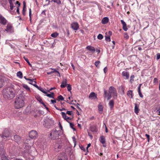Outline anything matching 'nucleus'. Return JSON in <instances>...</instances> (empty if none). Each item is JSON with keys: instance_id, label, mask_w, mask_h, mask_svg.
Returning a JSON list of instances; mask_svg holds the SVG:
<instances>
[{"instance_id": "1", "label": "nucleus", "mask_w": 160, "mask_h": 160, "mask_svg": "<svg viewBox=\"0 0 160 160\" xmlns=\"http://www.w3.org/2000/svg\"><path fill=\"white\" fill-rule=\"evenodd\" d=\"M3 96L6 99L10 100L13 99L15 96V91L13 86L8 87L4 90Z\"/></svg>"}, {"instance_id": "2", "label": "nucleus", "mask_w": 160, "mask_h": 160, "mask_svg": "<svg viewBox=\"0 0 160 160\" xmlns=\"http://www.w3.org/2000/svg\"><path fill=\"white\" fill-rule=\"evenodd\" d=\"M103 97L104 98H107L108 100L112 98V95L115 99L117 98V93L116 89L113 86L110 87L108 89V93L106 90H104Z\"/></svg>"}, {"instance_id": "3", "label": "nucleus", "mask_w": 160, "mask_h": 160, "mask_svg": "<svg viewBox=\"0 0 160 160\" xmlns=\"http://www.w3.org/2000/svg\"><path fill=\"white\" fill-rule=\"evenodd\" d=\"M24 98L22 95H19L16 98L14 102V107L18 109L23 107L24 105Z\"/></svg>"}, {"instance_id": "4", "label": "nucleus", "mask_w": 160, "mask_h": 160, "mask_svg": "<svg viewBox=\"0 0 160 160\" xmlns=\"http://www.w3.org/2000/svg\"><path fill=\"white\" fill-rule=\"evenodd\" d=\"M62 133V130H52L50 133L51 138L52 139H58L59 138V136Z\"/></svg>"}, {"instance_id": "5", "label": "nucleus", "mask_w": 160, "mask_h": 160, "mask_svg": "<svg viewBox=\"0 0 160 160\" xmlns=\"http://www.w3.org/2000/svg\"><path fill=\"white\" fill-rule=\"evenodd\" d=\"M54 121L51 119L47 118L44 121L43 125L47 128H50V127L53 125Z\"/></svg>"}, {"instance_id": "6", "label": "nucleus", "mask_w": 160, "mask_h": 160, "mask_svg": "<svg viewBox=\"0 0 160 160\" xmlns=\"http://www.w3.org/2000/svg\"><path fill=\"white\" fill-rule=\"evenodd\" d=\"M58 157L60 158L58 160H68L66 154L64 152L59 154Z\"/></svg>"}, {"instance_id": "7", "label": "nucleus", "mask_w": 160, "mask_h": 160, "mask_svg": "<svg viewBox=\"0 0 160 160\" xmlns=\"http://www.w3.org/2000/svg\"><path fill=\"white\" fill-rule=\"evenodd\" d=\"M38 136L37 132L34 130H32L31 131L29 134V137L32 139H34L36 138Z\"/></svg>"}, {"instance_id": "8", "label": "nucleus", "mask_w": 160, "mask_h": 160, "mask_svg": "<svg viewBox=\"0 0 160 160\" xmlns=\"http://www.w3.org/2000/svg\"><path fill=\"white\" fill-rule=\"evenodd\" d=\"M0 136L2 138L4 137H8L9 136V132L8 129L7 128L5 129L2 132V134H0Z\"/></svg>"}, {"instance_id": "9", "label": "nucleus", "mask_w": 160, "mask_h": 160, "mask_svg": "<svg viewBox=\"0 0 160 160\" xmlns=\"http://www.w3.org/2000/svg\"><path fill=\"white\" fill-rule=\"evenodd\" d=\"M7 22V20L2 15L0 14V23L3 25H5Z\"/></svg>"}, {"instance_id": "10", "label": "nucleus", "mask_w": 160, "mask_h": 160, "mask_svg": "<svg viewBox=\"0 0 160 160\" xmlns=\"http://www.w3.org/2000/svg\"><path fill=\"white\" fill-rule=\"evenodd\" d=\"M14 141L18 143H21L22 141L21 138L18 135H15L14 136Z\"/></svg>"}, {"instance_id": "11", "label": "nucleus", "mask_w": 160, "mask_h": 160, "mask_svg": "<svg viewBox=\"0 0 160 160\" xmlns=\"http://www.w3.org/2000/svg\"><path fill=\"white\" fill-rule=\"evenodd\" d=\"M71 28L74 30H77L79 28V25L77 22H74L71 24Z\"/></svg>"}, {"instance_id": "12", "label": "nucleus", "mask_w": 160, "mask_h": 160, "mask_svg": "<svg viewBox=\"0 0 160 160\" xmlns=\"http://www.w3.org/2000/svg\"><path fill=\"white\" fill-rule=\"evenodd\" d=\"M122 74L124 78L126 79H128L129 78V74L128 72L125 71H123L122 72Z\"/></svg>"}, {"instance_id": "13", "label": "nucleus", "mask_w": 160, "mask_h": 160, "mask_svg": "<svg viewBox=\"0 0 160 160\" xmlns=\"http://www.w3.org/2000/svg\"><path fill=\"white\" fill-rule=\"evenodd\" d=\"M12 27L10 24H8L6 27V29H5V31L7 32H12Z\"/></svg>"}, {"instance_id": "14", "label": "nucleus", "mask_w": 160, "mask_h": 160, "mask_svg": "<svg viewBox=\"0 0 160 160\" xmlns=\"http://www.w3.org/2000/svg\"><path fill=\"white\" fill-rule=\"evenodd\" d=\"M89 98L91 99H97V95L94 92H92L90 94Z\"/></svg>"}, {"instance_id": "15", "label": "nucleus", "mask_w": 160, "mask_h": 160, "mask_svg": "<svg viewBox=\"0 0 160 160\" xmlns=\"http://www.w3.org/2000/svg\"><path fill=\"white\" fill-rule=\"evenodd\" d=\"M121 22L122 25V29L125 31H127L128 29L126 22L122 20H121Z\"/></svg>"}, {"instance_id": "16", "label": "nucleus", "mask_w": 160, "mask_h": 160, "mask_svg": "<svg viewBox=\"0 0 160 160\" xmlns=\"http://www.w3.org/2000/svg\"><path fill=\"white\" fill-rule=\"evenodd\" d=\"M67 83V80L66 79H65L63 80V81L61 83L60 87L61 88H64L66 87Z\"/></svg>"}, {"instance_id": "17", "label": "nucleus", "mask_w": 160, "mask_h": 160, "mask_svg": "<svg viewBox=\"0 0 160 160\" xmlns=\"http://www.w3.org/2000/svg\"><path fill=\"white\" fill-rule=\"evenodd\" d=\"M86 48L88 50L92 52L93 53H94L95 51V49L94 47H92L91 46H88L86 47Z\"/></svg>"}, {"instance_id": "18", "label": "nucleus", "mask_w": 160, "mask_h": 160, "mask_svg": "<svg viewBox=\"0 0 160 160\" xmlns=\"http://www.w3.org/2000/svg\"><path fill=\"white\" fill-rule=\"evenodd\" d=\"M5 154V150L2 145H0V156Z\"/></svg>"}, {"instance_id": "19", "label": "nucleus", "mask_w": 160, "mask_h": 160, "mask_svg": "<svg viewBox=\"0 0 160 160\" xmlns=\"http://www.w3.org/2000/svg\"><path fill=\"white\" fill-rule=\"evenodd\" d=\"M108 21V17H105L102 18L101 22L102 24H105L107 23Z\"/></svg>"}, {"instance_id": "20", "label": "nucleus", "mask_w": 160, "mask_h": 160, "mask_svg": "<svg viewBox=\"0 0 160 160\" xmlns=\"http://www.w3.org/2000/svg\"><path fill=\"white\" fill-rule=\"evenodd\" d=\"M34 86L38 88V90L44 94H47V92L44 91L43 89L41 87H38L37 85H34Z\"/></svg>"}, {"instance_id": "21", "label": "nucleus", "mask_w": 160, "mask_h": 160, "mask_svg": "<svg viewBox=\"0 0 160 160\" xmlns=\"http://www.w3.org/2000/svg\"><path fill=\"white\" fill-rule=\"evenodd\" d=\"M91 131L92 132H97L98 131V129L96 126L93 125L90 127Z\"/></svg>"}, {"instance_id": "22", "label": "nucleus", "mask_w": 160, "mask_h": 160, "mask_svg": "<svg viewBox=\"0 0 160 160\" xmlns=\"http://www.w3.org/2000/svg\"><path fill=\"white\" fill-rule=\"evenodd\" d=\"M103 109V107L102 105L100 103L98 106V110L100 114H101L102 113Z\"/></svg>"}, {"instance_id": "23", "label": "nucleus", "mask_w": 160, "mask_h": 160, "mask_svg": "<svg viewBox=\"0 0 160 160\" xmlns=\"http://www.w3.org/2000/svg\"><path fill=\"white\" fill-rule=\"evenodd\" d=\"M124 89L125 88L124 87L122 86H121L119 87V92L122 94H124Z\"/></svg>"}, {"instance_id": "24", "label": "nucleus", "mask_w": 160, "mask_h": 160, "mask_svg": "<svg viewBox=\"0 0 160 160\" xmlns=\"http://www.w3.org/2000/svg\"><path fill=\"white\" fill-rule=\"evenodd\" d=\"M61 114L62 116V118L66 120L68 122H69V121L68 120H66L68 116L66 115V114L63 112H62Z\"/></svg>"}, {"instance_id": "25", "label": "nucleus", "mask_w": 160, "mask_h": 160, "mask_svg": "<svg viewBox=\"0 0 160 160\" xmlns=\"http://www.w3.org/2000/svg\"><path fill=\"white\" fill-rule=\"evenodd\" d=\"M99 140L100 142L103 144H104L105 142V137L103 136H102L100 137Z\"/></svg>"}, {"instance_id": "26", "label": "nucleus", "mask_w": 160, "mask_h": 160, "mask_svg": "<svg viewBox=\"0 0 160 160\" xmlns=\"http://www.w3.org/2000/svg\"><path fill=\"white\" fill-rule=\"evenodd\" d=\"M114 101L113 100H110L109 103V106L110 107V108L112 109L114 107Z\"/></svg>"}, {"instance_id": "27", "label": "nucleus", "mask_w": 160, "mask_h": 160, "mask_svg": "<svg viewBox=\"0 0 160 160\" xmlns=\"http://www.w3.org/2000/svg\"><path fill=\"white\" fill-rule=\"evenodd\" d=\"M0 3L3 7H4L7 3V0H0Z\"/></svg>"}, {"instance_id": "28", "label": "nucleus", "mask_w": 160, "mask_h": 160, "mask_svg": "<svg viewBox=\"0 0 160 160\" xmlns=\"http://www.w3.org/2000/svg\"><path fill=\"white\" fill-rule=\"evenodd\" d=\"M51 69L53 70L52 71V72H53L52 73H55L56 74H58L57 75H58V76L60 77V75L58 71L56 70V69L52 68H51Z\"/></svg>"}, {"instance_id": "29", "label": "nucleus", "mask_w": 160, "mask_h": 160, "mask_svg": "<svg viewBox=\"0 0 160 160\" xmlns=\"http://www.w3.org/2000/svg\"><path fill=\"white\" fill-rule=\"evenodd\" d=\"M139 109L138 108V105L137 104H135V106L134 108V112L137 114L138 112H139Z\"/></svg>"}, {"instance_id": "30", "label": "nucleus", "mask_w": 160, "mask_h": 160, "mask_svg": "<svg viewBox=\"0 0 160 160\" xmlns=\"http://www.w3.org/2000/svg\"><path fill=\"white\" fill-rule=\"evenodd\" d=\"M127 94L128 96H130L131 98H133L132 91L130 90L128 91L127 92Z\"/></svg>"}, {"instance_id": "31", "label": "nucleus", "mask_w": 160, "mask_h": 160, "mask_svg": "<svg viewBox=\"0 0 160 160\" xmlns=\"http://www.w3.org/2000/svg\"><path fill=\"white\" fill-rule=\"evenodd\" d=\"M1 157V160H8V158L5 154L0 156Z\"/></svg>"}, {"instance_id": "32", "label": "nucleus", "mask_w": 160, "mask_h": 160, "mask_svg": "<svg viewBox=\"0 0 160 160\" xmlns=\"http://www.w3.org/2000/svg\"><path fill=\"white\" fill-rule=\"evenodd\" d=\"M36 99L40 103L42 104V102H43L42 99L41 98L40 96H37L35 97Z\"/></svg>"}, {"instance_id": "33", "label": "nucleus", "mask_w": 160, "mask_h": 160, "mask_svg": "<svg viewBox=\"0 0 160 160\" xmlns=\"http://www.w3.org/2000/svg\"><path fill=\"white\" fill-rule=\"evenodd\" d=\"M23 88H25L29 92H31L30 88L27 85L25 84H23Z\"/></svg>"}, {"instance_id": "34", "label": "nucleus", "mask_w": 160, "mask_h": 160, "mask_svg": "<svg viewBox=\"0 0 160 160\" xmlns=\"http://www.w3.org/2000/svg\"><path fill=\"white\" fill-rule=\"evenodd\" d=\"M17 76L20 78H22V73L21 71L18 72L17 73Z\"/></svg>"}, {"instance_id": "35", "label": "nucleus", "mask_w": 160, "mask_h": 160, "mask_svg": "<svg viewBox=\"0 0 160 160\" xmlns=\"http://www.w3.org/2000/svg\"><path fill=\"white\" fill-rule=\"evenodd\" d=\"M58 35V33L57 32H55L52 33L51 35V36L52 37L55 38L57 37Z\"/></svg>"}, {"instance_id": "36", "label": "nucleus", "mask_w": 160, "mask_h": 160, "mask_svg": "<svg viewBox=\"0 0 160 160\" xmlns=\"http://www.w3.org/2000/svg\"><path fill=\"white\" fill-rule=\"evenodd\" d=\"M67 89L69 91H70V92H71V91L72 89V87L71 85L70 84H67Z\"/></svg>"}, {"instance_id": "37", "label": "nucleus", "mask_w": 160, "mask_h": 160, "mask_svg": "<svg viewBox=\"0 0 160 160\" xmlns=\"http://www.w3.org/2000/svg\"><path fill=\"white\" fill-rule=\"evenodd\" d=\"M54 2L57 3L58 4H60L61 3L60 0H52L51 2Z\"/></svg>"}, {"instance_id": "38", "label": "nucleus", "mask_w": 160, "mask_h": 160, "mask_svg": "<svg viewBox=\"0 0 160 160\" xmlns=\"http://www.w3.org/2000/svg\"><path fill=\"white\" fill-rule=\"evenodd\" d=\"M23 58H24V60H25V61L28 63V65L31 67H32V65L29 62L27 58H25V57H24Z\"/></svg>"}, {"instance_id": "39", "label": "nucleus", "mask_w": 160, "mask_h": 160, "mask_svg": "<svg viewBox=\"0 0 160 160\" xmlns=\"http://www.w3.org/2000/svg\"><path fill=\"white\" fill-rule=\"evenodd\" d=\"M9 2L10 4V8L11 10H13L14 7L13 4L12 2V1Z\"/></svg>"}, {"instance_id": "40", "label": "nucleus", "mask_w": 160, "mask_h": 160, "mask_svg": "<svg viewBox=\"0 0 160 160\" xmlns=\"http://www.w3.org/2000/svg\"><path fill=\"white\" fill-rule=\"evenodd\" d=\"M158 108L157 109H156V112L158 113V115H160V105H159L158 106Z\"/></svg>"}, {"instance_id": "41", "label": "nucleus", "mask_w": 160, "mask_h": 160, "mask_svg": "<svg viewBox=\"0 0 160 160\" xmlns=\"http://www.w3.org/2000/svg\"><path fill=\"white\" fill-rule=\"evenodd\" d=\"M135 78V76L134 75H132L130 77V82L131 83H132V82L134 81V78Z\"/></svg>"}, {"instance_id": "42", "label": "nucleus", "mask_w": 160, "mask_h": 160, "mask_svg": "<svg viewBox=\"0 0 160 160\" xmlns=\"http://www.w3.org/2000/svg\"><path fill=\"white\" fill-rule=\"evenodd\" d=\"M105 40L107 42H110L111 41L110 37V36H106L105 37Z\"/></svg>"}, {"instance_id": "43", "label": "nucleus", "mask_w": 160, "mask_h": 160, "mask_svg": "<svg viewBox=\"0 0 160 160\" xmlns=\"http://www.w3.org/2000/svg\"><path fill=\"white\" fill-rule=\"evenodd\" d=\"M72 111H68L67 112L66 114H67L69 115L72 116V117H73V114L72 113Z\"/></svg>"}, {"instance_id": "44", "label": "nucleus", "mask_w": 160, "mask_h": 160, "mask_svg": "<svg viewBox=\"0 0 160 160\" xmlns=\"http://www.w3.org/2000/svg\"><path fill=\"white\" fill-rule=\"evenodd\" d=\"M98 38L99 40L102 39L103 38V36L101 34H99L98 35L97 37Z\"/></svg>"}, {"instance_id": "45", "label": "nucleus", "mask_w": 160, "mask_h": 160, "mask_svg": "<svg viewBox=\"0 0 160 160\" xmlns=\"http://www.w3.org/2000/svg\"><path fill=\"white\" fill-rule=\"evenodd\" d=\"M68 122L70 124V127L71 128H72L73 130H75V128H73V127L74 126V124L73 123L70 122L69 121V122Z\"/></svg>"}, {"instance_id": "46", "label": "nucleus", "mask_w": 160, "mask_h": 160, "mask_svg": "<svg viewBox=\"0 0 160 160\" xmlns=\"http://www.w3.org/2000/svg\"><path fill=\"white\" fill-rule=\"evenodd\" d=\"M31 12H32L31 9V8H30L29 9V17H30V21L31 22H32V20H31V15H32Z\"/></svg>"}, {"instance_id": "47", "label": "nucleus", "mask_w": 160, "mask_h": 160, "mask_svg": "<svg viewBox=\"0 0 160 160\" xmlns=\"http://www.w3.org/2000/svg\"><path fill=\"white\" fill-rule=\"evenodd\" d=\"M58 98L59 100H64V98L61 95H60L58 97Z\"/></svg>"}, {"instance_id": "48", "label": "nucleus", "mask_w": 160, "mask_h": 160, "mask_svg": "<svg viewBox=\"0 0 160 160\" xmlns=\"http://www.w3.org/2000/svg\"><path fill=\"white\" fill-rule=\"evenodd\" d=\"M124 37L126 39H128L129 38V36L127 33L125 32L124 33Z\"/></svg>"}, {"instance_id": "49", "label": "nucleus", "mask_w": 160, "mask_h": 160, "mask_svg": "<svg viewBox=\"0 0 160 160\" xmlns=\"http://www.w3.org/2000/svg\"><path fill=\"white\" fill-rule=\"evenodd\" d=\"M158 79L157 78H155L153 80V83L155 84H158Z\"/></svg>"}, {"instance_id": "50", "label": "nucleus", "mask_w": 160, "mask_h": 160, "mask_svg": "<svg viewBox=\"0 0 160 160\" xmlns=\"http://www.w3.org/2000/svg\"><path fill=\"white\" fill-rule=\"evenodd\" d=\"M100 63V61H97L95 62V65L98 68V65Z\"/></svg>"}, {"instance_id": "51", "label": "nucleus", "mask_w": 160, "mask_h": 160, "mask_svg": "<svg viewBox=\"0 0 160 160\" xmlns=\"http://www.w3.org/2000/svg\"><path fill=\"white\" fill-rule=\"evenodd\" d=\"M138 92L140 97L141 98H142L143 97V96L141 92V90L139 89V90H138Z\"/></svg>"}, {"instance_id": "52", "label": "nucleus", "mask_w": 160, "mask_h": 160, "mask_svg": "<svg viewBox=\"0 0 160 160\" xmlns=\"http://www.w3.org/2000/svg\"><path fill=\"white\" fill-rule=\"evenodd\" d=\"M26 8H23L22 11V13L23 15L25 16V11H26Z\"/></svg>"}, {"instance_id": "53", "label": "nucleus", "mask_w": 160, "mask_h": 160, "mask_svg": "<svg viewBox=\"0 0 160 160\" xmlns=\"http://www.w3.org/2000/svg\"><path fill=\"white\" fill-rule=\"evenodd\" d=\"M46 94V96H48V97L51 98H53V99L54 98V97L53 96H51L50 94H48L47 93V94Z\"/></svg>"}, {"instance_id": "54", "label": "nucleus", "mask_w": 160, "mask_h": 160, "mask_svg": "<svg viewBox=\"0 0 160 160\" xmlns=\"http://www.w3.org/2000/svg\"><path fill=\"white\" fill-rule=\"evenodd\" d=\"M24 78L26 80L29 81L30 82H33V79L27 78L26 76H24Z\"/></svg>"}, {"instance_id": "55", "label": "nucleus", "mask_w": 160, "mask_h": 160, "mask_svg": "<svg viewBox=\"0 0 160 160\" xmlns=\"http://www.w3.org/2000/svg\"><path fill=\"white\" fill-rule=\"evenodd\" d=\"M36 82L35 81H34L33 82H33H29V83L30 84H31L32 85H33V86H34V85H36Z\"/></svg>"}, {"instance_id": "56", "label": "nucleus", "mask_w": 160, "mask_h": 160, "mask_svg": "<svg viewBox=\"0 0 160 160\" xmlns=\"http://www.w3.org/2000/svg\"><path fill=\"white\" fill-rule=\"evenodd\" d=\"M160 58V53H158L157 54V59L158 60Z\"/></svg>"}, {"instance_id": "57", "label": "nucleus", "mask_w": 160, "mask_h": 160, "mask_svg": "<svg viewBox=\"0 0 160 160\" xmlns=\"http://www.w3.org/2000/svg\"><path fill=\"white\" fill-rule=\"evenodd\" d=\"M42 104L43 105L44 107L47 110H48V108L46 106V105L43 102H42Z\"/></svg>"}, {"instance_id": "58", "label": "nucleus", "mask_w": 160, "mask_h": 160, "mask_svg": "<svg viewBox=\"0 0 160 160\" xmlns=\"http://www.w3.org/2000/svg\"><path fill=\"white\" fill-rule=\"evenodd\" d=\"M145 136L146 137L148 138V142H149V138H150L149 135H148V134H145Z\"/></svg>"}, {"instance_id": "59", "label": "nucleus", "mask_w": 160, "mask_h": 160, "mask_svg": "<svg viewBox=\"0 0 160 160\" xmlns=\"http://www.w3.org/2000/svg\"><path fill=\"white\" fill-rule=\"evenodd\" d=\"M88 134L90 138L92 139V138L93 137L90 134V133L89 132H88Z\"/></svg>"}, {"instance_id": "60", "label": "nucleus", "mask_w": 160, "mask_h": 160, "mask_svg": "<svg viewBox=\"0 0 160 160\" xmlns=\"http://www.w3.org/2000/svg\"><path fill=\"white\" fill-rule=\"evenodd\" d=\"M56 89V88L55 87H53V88H51L49 90H48V92H50V91L53 90V89Z\"/></svg>"}, {"instance_id": "61", "label": "nucleus", "mask_w": 160, "mask_h": 160, "mask_svg": "<svg viewBox=\"0 0 160 160\" xmlns=\"http://www.w3.org/2000/svg\"><path fill=\"white\" fill-rule=\"evenodd\" d=\"M107 67H105L104 68L103 71L105 73H106L107 71Z\"/></svg>"}, {"instance_id": "62", "label": "nucleus", "mask_w": 160, "mask_h": 160, "mask_svg": "<svg viewBox=\"0 0 160 160\" xmlns=\"http://www.w3.org/2000/svg\"><path fill=\"white\" fill-rule=\"evenodd\" d=\"M23 8H26V3H25V2L24 1L23 2Z\"/></svg>"}, {"instance_id": "63", "label": "nucleus", "mask_w": 160, "mask_h": 160, "mask_svg": "<svg viewBox=\"0 0 160 160\" xmlns=\"http://www.w3.org/2000/svg\"><path fill=\"white\" fill-rule=\"evenodd\" d=\"M51 101L53 104L56 102V101L55 100H51Z\"/></svg>"}, {"instance_id": "64", "label": "nucleus", "mask_w": 160, "mask_h": 160, "mask_svg": "<svg viewBox=\"0 0 160 160\" xmlns=\"http://www.w3.org/2000/svg\"><path fill=\"white\" fill-rule=\"evenodd\" d=\"M77 108H78L79 110H81V108L79 107L78 106H79V103H77Z\"/></svg>"}]
</instances>
